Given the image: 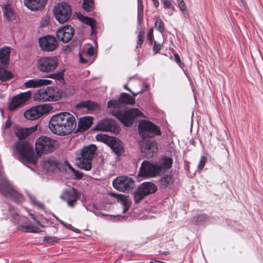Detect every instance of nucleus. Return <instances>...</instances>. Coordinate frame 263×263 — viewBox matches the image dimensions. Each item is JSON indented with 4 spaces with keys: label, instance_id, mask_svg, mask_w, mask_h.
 <instances>
[{
    "label": "nucleus",
    "instance_id": "obj_1",
    "mask_svg": "<svg viewBox=\"0 0 263 263\" xmlns=\"http://www.w3.org/2000/svg\"><path fill=\"white\" fill-rule=\"evenodd\" d=\"M135 97L134 96L132 97L125 92H122L118 100H110L107 103L108 107L113 108L111 111V115L127 127L132 125L134 121L138 118L144 117L143 113L138 108H130L125 110L118 109L120 107L125 105L134 104L135 103Z\"/></svg>",
    "mask_w": 263,
    "mask_h": 263
},
{
    "label": "nucleus",
    "instance_id": "obj_2",
    "mask_svg": "<svg viewBox=\"0 0 263 263\" xmlns=\"http://www.w3.org/2000/svg\"><path fill=\"white\" fill-rule=\"evenodd\" d=\"M77 126L74 116L68 112H61L53 115L49 123V128L54 134L66 136L71 134Z\"/></svg>",
    "mask_w": 263,
    "mask_h": 263
},
{
    "label": "nucleus",
    "instance_id": "obj_3",
    "mask_svg": "<svg viewBox=\"0 0 263 263\" xmlns=\"http://www.w3.org/2000/svg\"><path fill=\"white\" fill-rule=\"evenodd\" d=\"M173 159L171 157H164L155 163L144 161L140 167L138 176L144 178L155 177L159 176L162 171L172 167Z\"/></svg>",
    "mask_w": 263,
    "mask_h": 263
},
{
    "label": "nucleus",
    "instance_id": "obj_4",
    "mask_svg": "<svg viewBox=\"0 0 263 263\" xmlns=\"http://www.w3.org/2000/svg\"><path fill=\"white\" fill-rule=\"evenodd\" d=\"M13 156L20 161L34 165L36 163L38 159L33 146L28 142L23 141H18L14 145Z\"/></svg>",
    "mask_w": 263,
    "mask_h": 263
},
{
    "label": "nucleus",
    "instance_id": "obj_5",
    "mask_svg": "<svg viewBox=\"0 0 263 263\" xmlns=\"http://www.w3.org/2000/svg\"><path fill=\"white\" fill-rule=\"evenodd\" d=\"M97 146L90 144L76 152V163L80 168L88 171L92 167V160L96 155Z\"/></svg>",
    "mask_w": 263,
    "mask_h": 263
},
{
    "label": "nucleus",
    "instance_id": "obj_6",
    "mask_svg": "<svg viewBox=\"0 0 263 263\" xmlns=\"http://www.w3.org/2000/svg\"><path fill=\"white\" fill-rule=\"evenodd\" d=\"M0 193L5 197L9 198L16 203L23 201L24 197L17 192L8 182L0 170Z\"/></svg>",
    "mask_w": 263,
    "mask_h": 263
},
{
    "label": "nucleus",
    "instance_id": "obj_7",
    "mask_svg": "<svg viewBox=\"0 0 263 263\" xmlns=\"http://www.w3.org/2000/svg\"><path fill=\"white\" fill-rule=\"evenodd\" d=\"M56 140L45 136H41L36 139L35 149L37 155L49 154L57 148Z\"/></svg>",
    "mask_w": 263,
    "mask_h": 263
},
{
    "label": "nucleus",
    "instance_id": "obj_8",
    "mask_svg": "<svg viewBox=\"0 0 263 263\" xmlns=\"http://www.w3.org/2000/svg\"><path fill=\"white\" fill-rule=\"evenodd\" d=\"M33 98L34 101L38 102L57 101L62 98V95L60 91L47 87L45 89H39L34 92Z\"/></svg>",
    "mask_w": 263,
    "mask_h": 263
},
{
    "label": "nucleus",
    "instance_id": "obj_9",
    "mask_svg": "<svg viewBox=\"0 0 263 263\" xmlns=\"http://www.w3.org/2000/svg\"><path fill=\"white\" fill-rule=\"evenodd\" d=\"M138 130L143 139H146V138H152L161 134L158 126L150 121L145 120L139 123Z\"/></svg>",
    "mask_w": 263,
    "mask_h": 263
},
{
    "label": "nucleus",
    "instance_id": "obj_10",
    "mask_svg": "<svg viewBox=\"0 0 263 263\" xmlns=\"http://www.w3.org/2000/svg\"><path fill=\"white\" fill-rule=\"evenodd\" d=\"M56 20L61 24L66 22L70 18L72 10L70 6L66 3H58L53 10Z\"/></svg>",
    "mask_w": 263,
    "mask_h": 263
},
{
    "label": "nucleus",
    "instance_id": "obj_11",
    "mask_svg": "<svg viewBox=\"0 0 263 263\" xmlns=\"http://www.w3.org/2000/svg\"><path fill=\"white\" fill-rule=\"evenodd\" d=\"M52 109L53 107L48 104L37 105L27 110L24 116L28 120H35L43 115L48 113Z\"/></svg>",
    "mask_w": 263,
    "mask_h": 263
},
{
    "label": "nucleus",
    "instance_id": "obj_12",
    "mask_svg": "<svg viewBox=\"0 0 263 263\" xmlns=\"http://www.w3.org/2000/svg\"><path fill=\"white\" fill-rule=\"evenodd\" d=\"M37 68L42 72H49L53 71L58 65L56 57H42L37 61Z\"/></svg>",
    "mask_w": 263,
    "mask_h": 263
},
{
    "label": "nucleus",
    "instance_id": "obj_13",
    "mask_svg": "<svg viewBox=\"0 0 263 263\" xmlns=\"http://www.w3.org/2000/svg\"><path fill=\"white\" fill-rule=\"evenodd\" d=\"M96 139L98 141L107 143L113 152L118 155H120L123 152V146L120 140L113 137H109L106 135H97Z\"/></svg>",
    "mask_w": 263,
    "mask_h": 263
},
{
    "label": "nucleus",
    "instance_id": "obj_14",
    "mask_svg": "<svg viewBox=\"0 0 263 263\" xmlns=\"http://www.w3.org/2000/svg\"><path fill=\"white\" fill-rule=\"evenodd\" d=\"M113 186L115 189L121 192L128 191L133 188L135 182L131 178L126 176L117 177L112 181Z\"/></svg>",
    "mask_w": 263,
    "mask_h": 263
},
{
    "label": "nucleus",
    "instance_id": "obj_15",
    "mask_svg": "<svg viewBox=\"0 0 263 263\" xmlns=\"http://www.w3.org/2000/svg\"><path fill=\"white\" fill-rule=\"evenodd\" d=\"M141 153L150 158L156 154L158 151L157 145L154 140L142 139L140 142Z\"/></svg>",
    "mask_w": 263,
    "mask_h": 263
},
{
    "label": "nucleus",
    "instance_id": "obj_16",
    "mask_svg": "<svg viewBox=\"0 0 263 263\" xmlns=\"http://www.w3.org/2000/svg\"><path fill=\"white\" fill-rule=\"evenodd\" d=\"M80 194L73 187L69 190H65L60 195V198L67 202L69 207L73 208L79 198Z\"/></svg>",
    "mask_w": 263,
    "mask_h": 263
},
{
    "label": "nucleus",
    "instance_id": "obj_17",
    "mask_svg": "<svg viewBox=\"0 0 263 263\" xmlns=\"http://www.w3.org/2000/svg\"><path fill=\"white\" fill-rule=\"evenodd\" d=\"M41 49L45 51H52L58 45V42L55 37L52 35H46L39 39Z\"/></svg>",
    "mask_w": 263,
    "mask_h": 263
},
{
    "label": "nucleus",
    "instance_id": "obj_18",
    "mask_svg": "<svg viewBox=\"0 0 263 263\" xmlns=\"http://www.w3.org/2000/svg\"><path fill=\"white\" fill-rule=\"evenodd\" d=\"M30 91L21 93L14 97L9 104V109L11 111L15 110L17 107L25 104L31 97Z\"/></svg>",
    "mask_w": 263,
    "mask_h": 263
},
{
    "label": "nucleus",
    "instance_id": "obj_19",
    "mask_svg": "<svg viewBox=\"0 0 263 263\" xmlns=\"http://www.w3.org/2000/svg\"><path fill=\"white\" fill-rule=\"evenodd\" d=\"M74 29L71 26L66 25L57 31V36L59 41L64 43H68L73 37Z\"/></svg>",
    "mask_w": 263,
    "mask_h": 263
},
{
    "label": "nucleus",
    "instance_id": "obj_20",
    "mask_svg": "<svg viewBox=\"0 0 263 263\" xmlns=\"http://www.w3.org/2000/svg\"><path fill=\"white\" fill-rule=\"evenodd\" d=\"M96 129L102 131L112 132L115 133L118 130V127L116 126L114 120L106 119L102 120L98 123L96 126Z\"/></svg>",
    "mask_w": 263,
    "mask_h": 263
},
{
    "label": "nucleus",
    "instance_id": "obj_21",
    "mask_svg": "<svg viewBox=\"0 0 263 263\" xmlns=\"http://www.w3.org/2000/svg\"><path fill=\"white\" fill-rule=\"evenodd\" d=\"M175 179L171 173H167L162 176L158 181L159 187L161 189H171L174 184Z\"/></svg>",
    "mask_w": 263,
    "mask_h": 263
},
{
    "label": "nucleus",
    "instance_id": "obj_22",
    "mask_svg": "<svg viewBox=\"0 0 263 263\" xmlns=\"http://www.w3.org/2000/svg\"><path fill=\"white\" fill-rule=\"evenodd\" d=\"M42 165L44 168L48 172H54L59 167V162L53 157L44 158Z\"/></svg>",
    "mask_w": 263,
    "mask_h": 263
},
{
    "label": "nucleus",
    "instance_id": "obj_23",
    "mask_svg": "<svg viewBox=\"0 0 263 263\" xmlns=\"http://www.w3.org/2000/svg\"><path fill=\"white\" fill-rule=\"evenodd\" d=\"M36 130V126L27 128H17L15 132V134L20 140H23L29 137Z\"/></svg>",
    "mask_w": 263,
    "mask_h": 263
},
{
    "label": "nucleus",
    "instance_id": "obj_24",
    "mask_svg": "<svg viewBox=\"0 0 263 263\" xmlns=\"http://www.w3.org/2000/svg\"><path fill=\"white\" fill-rule=\"evenodd\" d=\"M24 3L28 8L32 11H36L45 6L46 0H24Z\"/></svg>",
    "mask_w": 263,
    "mask_h": 263
},
{
    "label": "nucleus",
    "instance_id": "obj_25",
    "mask_svg": "<svg viewBox=\"0 0 263 263\" xmlns=\"http://www.w3.org/2000/svg\"><path fill=\"white\" fill-rule=\"evenodd\" d=\"M51 81L47 79H31L26 81L24 84L27 88H35L51 84Z\"/></svg>",
    "mask_w": 263,
    "mask_h": 263
},
{
    "label": "nucleus",
    "instance_id": "obj_26",
    "mask_svg": "<svg viewBox=\"0 0 263 263\" xmlns=\"http://www.w3.org/2000/svg\"><path fill=\"white\" fill-rule=\"evenodd\" d=\"M92 124V118L90 116L80 118L78 121V129L84 132L88 129Z\"/></svg>",
    "mask_w": 263,
    "mask_h": 263
},
{
    "label": "nucleus",
    "instance_id": "obj_27",
    "mask_svg": "<svg viewBox=\"0 0 263 263\" xmlns=\"http://www.w3.org/2000/svg\"><path fill=\"white\" fill-rule=\"evenodd\" d=\"M139 187L146 196L154 193L157 190V186L150 182H143Z\"/></svg>",
    "mask_w": 263,
    "mask_h": 263
},
{
    "label": "nucleus",
    "instance_id": "obj_28",
    "mask_svg": "<svg viewBox=\"0 0 263 263\" xmlns=\"http://www.w3.org/2000/svg\"><path fill=\"white\" fill-rule=\"evenodd\" d=\"M10 49L9 47L2 48L0 50V67H4L9 63Z\"/></svg>",
    "mask_w": 263,
    "mask_h": 263
},
{
    "label": "nucleus",
    "instance_id": "obj_29",
    "mask_svg": "<svg viewBox=\"0 0 263 263\" xmlns=\"http://www.w3.org/2000/svg\"><path fill=\"white\" fill-rule=\"evenodd\" d=\"M112 195L119 202H121L123 208V212L125 213L128 211L131 205V201L129 198L122 194H113Z\"/></svg>",
    "mask_w": 263,
    "mask_h": 263
},
{
    "label": "nucleus",
    "instance_id": "obj_30",
    "mask_svg": "<svg viewBox=\"0 0 263 263\" xmlns=\"http://www.w3.org/2000/svg\"><path fill=\"white\" fill-rule=\"evenodd\" d=\"M17 230L25 233H37L40 232V230L38 228L35 227L33 224L30 223H28L27 225H18L17 226Z\"/></svg>",
    "mask_w": 263,
    "mask_h": 263
},
{
    "label": "nucleus",
    "instance_id": "obj_31",
    "mask_svg": "<svg viewBox=\"0 0 263 263\" xmlns=\"http://www.w3.org/2000/svg\"><path fill=\"white\" fill-rule=\"evenodd\" d=\"M3 11L4 16L7 20L11 21L15 19L14 14L9 6H5Z\"/></svg>",
    "mask_w": 263,
    "mask_h": 263
},
{
    "label": "nucleus",
    "instance_id": "obj_32",
    "mask_svg": "<svg viewBox=\"0 0 263 263\" xmlns=\"http://www.w3.org/2000/svg\"><path fill=\"white\" fill-rule=\"evenodd\" d=\"M12 78V73L7 70L4 67H0V80L2 81H6Z\"/></svg>",
    "mask_w": 263,
    "mask_h": 263
},
{
    "label": "nucleus",
    "instance_id": "obj_33",
    "mask_svg": "<svg viewBox=\"0 0 263 263\" xmlns=\"http://www.w3.org/2000/svg\"><path fill=\"white\" fill-rule=\"evenodd\" d=\"M79 18L82 23L89 25L91 27V30H93V28L96 24V21L93 19L83 15L79 16Z\"/></svg>",
    "mask_w": 263,
    "mask_h": 263
},
{
    "label": "nucleus",
    "instance_id": "obj_34",
    "mask_svg": "<svg viewBox=\"0 0 263 263\" xmlns=\"http://www.w3.org/2000/svg\"><path fill=\"white\" fill-rule=\"evenodd\" d=\"M96 106V105L95 103L87 101L80 102L79 103L76 105V107L77 108L85 107L88 108V109H94L95 108Z\"/></svg>",
    "mask_w": 263,
    "mask_h": 263
},
{
    "label": "nucleus",
    "instance_id": "obj_35",
    "mask_svg": "<svg viewBox=\"0 0 263 263\" xmlns=\"http://www.w3.org/2000/svg\"><path fill=\"white\" fill-rule=\"evenodd\" d=\"M8 210L10 215L12 217V221L15 224H18L20 216L13 206H8Z\"/></svg>",
    "mask_w": 263,
    "mask_h": 263
},
{
    "label": "nucleus",
    "instance_id": "obj_36",
    "mask_svg": "<svg viewBox=\"0 0 263 263\" xmlns=\"http://www.w3.org/2000/svg\"><path fill=\"white\" fill-rule=\"evenodd\" d=\"M94 7L93 0H83L82 8L86 12L93 10Z\"/></svg>",
    "mask_w": 263,
    "mask_h": 263
},
{
    "label": "nucleus",
    "instance_id": "obj_37",
    "mask_svg": "<svg viewBox=\"0 0 263 263\" xmlns=\"http://www.w3.org/2000/svg\"><path fill=\"white\" fill-rule=\"evenodd\" d=\"M135 202L138 203L146 195L142 192L139 187L134 193Z\"/></svg>",
    "mask_w": 263,
    "mask_h": 263
},
{
    "label": "nucleus",
    "instance_id": "obj_38",
    "mask_svg": "<svg viewBox=\"0 0 263 263\" xmlns=\"http://www.w3.org/2000/svg\"><path fill=\"white\" fill-rule=\"evenodd\" d=\"M143 5L141 0H138V14L137 18L140 23L143 21Z\"/></svg>",
    "mask_w": 263,
    "mask_h": 263
},
{
    "label": "nucleus",
    "instance_id": "obj_39",
    "mask_svg": "<svg viewBox=\"0 0 263 263\" xmlns=\"http://www.w3.org/2000/svg\"><path fill=\"white\" fill-rule=\"evenodd\" d=\"M28 196L33 205L36 206L39 209H44V206L43 203L37 201L35 199V197L34 196L31 195L30 194H28Z\"/></svg>",
    "mask_w": 263,
    "mask_h": 263
},
{
    "label": "nucleus",
    "instance_id": "obj_40",
    "mask_svg": "<svg viewBox=\"0 0 263 263\" xmlns=\"http://www.w3.org/2000/svg\"><path fill=\"white\" fill-rule=\"evenodd\" d=\"M208 217L205 214H201L195 217V223L196 224H201L206 221Z\"/></svg>",
    "mask_w": 263,
    "mask_h": 263
},
{
    "label": "nucleus",
    "instance_id": "obj_41",
    "mask_svg": "<svg viewBox=\"0 0 263 263\" xmlns=\"http://www.w3.org/2000/svg\"><path fill=\"white\" fill-rule=\"evenodd\" d=\"M154 27L161 33H163L164 31V25L162 20H157L155 22Z\"/></svg>",
    "mask_w": 263,
    "mask_h": 263
},
{
    "label": "nucleus",
    "instance_id": "obj_42",
    "mask_svg": "<svg viewBox=\"0 0 263 263\" xmlns=\"http://www.w3.org/2000/svg\"><path fill=\"white\" fill-rule=\"evenodd\" d=\"M61 238H57L55 236H45L43 241L47 243L58 242Z\"/></svg>",
    "mask_w": 263,
    "mask_h": 263
},
{
    "label": "nucleus",
    "instance_id": "obj_43",
    "mask_svg": "<svg viewBox=\"0 0 263 263\" xmlns=\"http://www.w3.org/2000/svg\"><path fill=\"white\" fill-rule=\"evenodd\" d=\"M68 167L72 172L76 179H80L83 177V174L82 172L76 170L70 165H68Z\"/></svg>",
    "mask_w": 263,
    "mask_h": 263
},
{
    "label": "nucleus",
    "instance_id": "obj_44",
    "mask_svg": "<svg viewBox=\"0 0 263 263\" xmlns=\"http://www.w3.org/2000/svg\"><path fill=\"white\" fill-rule=\"evenodd\" d=\"M144 34L145 33L143 30H141L139 31L138 35L137 48L140 47L143 44L144 39Z\"/></svg>",
    "mask_w": 263,
    "mask_h": 263
},
{
    "label": "nucleus",
    "instance_id": "obj_45",
    "mask_svg": "<svg viewBox=\"0 0 263 263\" xmlns=\"http://www.w3.org/2000/svg\"><path fill=\"white\" fill-rule=\"evenodd\" d=\"M64 73L63 71H60L57 73L50 74L47 77L51 78L57 80L63 79Z\"/></svg>",
    "mask_w": 263,
    "mask_h": 263
},
{
    "label": "nucleus",
    "instance_id": "obj_46",
    "mask_svg": "<svg viewBox=\"0 0 263 263\" xmlns=\"http://www.w3.org/2000/svg\"><path fill=\"white\" fill-rule=\"evenodd\" d=\"M206 162V158L204 156H201L199 164H198L197 166L198 170H202L203 168L204 167Z\"/></svg>",
    "mask_w": 263,
    "mask_h": 263
},
{
    "label": "nucleus",
    "instance_id": "obj_47",
    "mask_svg": "<svg viewBox=\"0 0 263 263\" xmlns=\"http://www.w3.org/2000/svg\"><path fill=\"white\" fill-rule=\"evenodd\" d=\"M161 2L165 9H174V7L172 5L170 0H161Z\"/></svg>",
    "mask_w": 263,
    "mask_h": 263
},
{
    "label": "nucleus",
    "instance_id": "obj_48",
    "mask_svg": "<svg viewBox=\"0 0 263 263\" xmlns=\"http://www.w3.org/2000/svg\"><path fill=\"white\" fill-rule=\"evenodd\" d=\"M178 6L182 11H184L186 9V6L183 0H176Z\"/></svg>",
    "mask_w": 263,
    "mask_h": 263
},
{
    "label": "nucleus",
    "instance_id": "obj_49",
    "mask_svg": "<svg viewBox=\"0 0 263 263\" xmlns=\"http://www.w3.org/2000/svg\"><path fill=\"white\" fill-rule=\"evenodd\" d=\"M147 36L148 39L149 41L150 44H152L153 43V39H154L153 29L152 28H151L149 29V31L147 34Z\"/></svg>",
    "mask_w": 263,
    "mask_h": 263
},
{
    "label": "nucleus",
    "instance_id": "obj_50",
    "mask_svg": "<svg viewBox=\"0 0 263 263\" xmlns=\"http://www.w3.org/2000/svg\"><path fill=\"white\" fill-rule=\"evenodd\" d=\"M123 87H124V88L125 89H126V90H128L129 91H130V92L133 94V95L134 97L137 96L138 95H139V94L142 93L143 92V91H144V90H143V89H141L140 91H138V92H133V91L131 90V89H130L129 88H128V87H127V84H124V86H123Z\"/></svg>",
    "mask_w": 263,
    "mask_h": 263
},
{
    "label": "nucleus",
    "instance_id": "obj_51",
    "mask_svg": "<svg viewBox=\"0 0 263 263\" xmlns=\"http://www.w3.org/2000/svg\"><path fill=\"white\" fill-rule=\"evenodd\" d=\"M161 49V44L155 41L153 47V50L155 53H158Z\"/></svg>",
    "mask_w": 263,
    "mask_h": 263
},
{
    "label": "nucleus",
    "instance_id": "obj_52",
    "mask_svg": "<svg viewBox=\"0 0 263 263\" xmlns=\"http://www.w3.org/2000/svg\"><path fill=\"white\" fill-rule=\"evenodd\" d=\"M174 56L176 62L179 65L180 67L182 68V65H183V64L181 63L179 55L177 53H175L174 54Z\"/></svg>",
    "mask_w": 263,
    "mask_h": 263
},
{
    "label": "nucleus",
    "instance_id": "obj_53",
    "mask_svg": "<svg viewBox=\"0 0 263 263\" xmlns=\"http://www.w3.org/2000/svg\"><path fill=\"white\" fill-rule=\"evenodd\" d=\"M87 53L88 55L92 56L95 53V49L92 46L88 48L87 50Z\"/></svg>",
    "mask_w": 263,
    "mask_h": 263
},
{
    "label": "nucleus",
    "instance_id": "obj_54",
    "mask_svg": "<svg viewBox=\"0 0 263 263\" xmlns=\"http://www.w3.org/2000/svg\"><path fill=\"white\" fill-rule=\"evenodd\" d=\"M60 223L68 229L70 230L72 228V226L71 224L67 223L63 221H60Z\"/></svg>",
    "mask_w": 263,
    "mask_h": 263
},
{
    "label": "nucleus",
    "instance_id": "obj_55",
    "mask_svg": "<svg viewBox=\"0 0 263 263\" xmlns=\"http://www.w3.org/2000/svg\"><path fill=\"white\" fill-rule=\"evenodd\" d=\"M11 125V123L10 120H9V119L7 120L5 123V128H9L10 127Z\"/></svg>",
    "mask_w": 263,
    "mask_h": 263
},
{
    "label": "nucleus",
    "instance_id": "obj_56",
    "mask_svg": "<svg viewBox=\"0 0 263 263\" xmlns=\"http://www.w3.org/2000/svg\"><path fill=\"white\" fill-rule=\"evenodd\" d=\"M152 1L153 2V4H154V6L156 8H158L159 5V3L158 0H152Z\"/></svg>",
    "mask_w": 263,
    "mask_h": 263
},
{
    "label": "nucleus",
    "instance_id": "obj_57",
    "mask_svg": "<svg viewBox=\"0 0 263 263\" xmlns=\"http://www.w3.org/2000/svg\"><path fill=\"white\" fill-rule=\"evenodd\" d=\"M80 60L81 63H82L85 64L87 63V61L85 60L84 58H83V57L81 55H80Z\"/></svg>",
    "mask_w": 263,
    "mask_h": 263
},
{
    "label": "nucleus",
    "instance_id": "obj_58",
    "mask_svg": "<svg viewBox=\"0 0 263 263\" xmlns=\"http://www.w3.org/2000/svg\"><path fill=\"white\" fill-rule=\"evenodd\" d=\"M71 231H72L73 232H76V233H79L80 232V230H78V229L76 228H74L73 226H72V228L70 229Z\"/></svg>",
    "mask_w": 263,
    "mask_h": 263
},
{
    "label": "nucleus",
    "instance_id": "obj_59",
    "mask_svg": "<svg viewBox=\"0 0 263 263\" xmlns=\"http://www.w3.org/2000/svg\"><path fill=\"white\" fill-rule=\"evenodd\" d=\"M55 218H56V219H57L58 221H59L60 222V221H62L61 220H60L59 218H58V217H55Z\"/></svg>",
    "mask_w": 263,
    "mask_h": 263
},
{
    "label": "nucleus",
    "instance_id": "obj_60",
    "mask_svg": "<svg viewBox=\"0 0 263 263\" xmlns=\"http://www.w3.org/2000/svg\"><path fill=\"white\" fill-rule=\"evenodd\" d=\"M55 218H56V219H57L58 221H59L60 222V221H62L61 220H60L59 218H58V217H55Z\"/></svg>",
    "mask_w": 263,
    "mask_h": 263
},
{
    "label": "nucleus",
    "instance_id": "obj_61",
    "mask_svg": "<svg viewBox=\"0 0 263 263\" xmlns=\"http://www.w3.org/2000/svg\"><path fill=\"white\" fill-rule=\"evenodd\" d=\"M168 13V14H169L170 15H172V14H173V12H169Z\"/></svg>",
    "mask_w": 263,
    "mask_h": 263
},
{
    "label": "nucleus",
    "instance_id": "obj_62",
    "mask_svg": "<svg viewBox=\"0 0 263 263\" xmlns=\"http://www.w3.org/2000/svg\"><path fill=\"white\" fill-rule=\"evenodd\" d=\"M37 224H41L40 222L39 221H37Z\"/></svg>",
    "mask_w": 263,
    "mask_h": 263
}]
</instances>
